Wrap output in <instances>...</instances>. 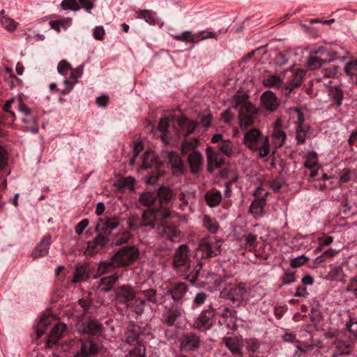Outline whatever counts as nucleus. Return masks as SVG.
<instances>
[{"mask_svg":"<svg viewBox=\"0 0 357 357\" xmlns=\"http://www.w3.org/2000/svg\"><path fill=\"white\" fill-rule=\"evenodd\" d=\"M189 253L190 250L187 245L183 244L180 245L174 252L173 266L178 272L189 273L184 278L194 284L199 275L202 264L199 262L195 267H192Z\"/></svg>","mask_w":357,"mask_h":357,"instance_id":"1","label":"nucleus"},{"mask_svg":"<svg viewBox=\"0 0 357 357\" xmlns=\"http://www.w3.org/2000/svg\"><path fill=\"white\" fill-rule=\"evenodd\" d=\"M139 255V249L135 245H126L120 248L112 256L111 261L99 265L97 274L101 275L113 268L127 266L136 261Z\"/></svg>","mask_w":357,"mask_h":357,"instance_id":"2","label":"nucleus"},{"mask_svg":"<svg viewBox=\"0 0 357 357\" xmlns=\"http://www.w3.org/2000/svg\"><path fill=\"white\" fill-rule=\"evenodd\" d=\"M233 107L238 112V119L241 129L252 126L257 116V108L248 101L246 93H236L233 98Z\"/></svg>","mask_w":357,"mask_h":357,"instance_id":"3","label":"nucleus"},{"mask_svg":"<svg viewBox=\"0 0 357 357\" xmlns=\"http://www.w3.org/2000/svg\"><path fill=\"white\" fill-rule=\"evenodd\" d=\"M220 297L229 300L234 305L248 303L251 298L255 297L253 288L242 283L227 284L220 291Z\"/></svg>","mask_w":357,"mask_h":357,"instance_id":"4","label":"nucleus"},{"mask_svg":"<svg viewBox=\"0 0 357 357\" xmlns=\"http://www.w3.org/2000/svg\"><path fill=\"white\" fill-rule=\"evenodd\" d=\"M243 142L249 149L259 151V156L261 158L269 154L268 138L267 136H263L257 128H252L245 132Z\"/></svg>","mask_w":357,"mask_h":357,"instance_id":"5","label":"nucleus"},{"mask_svg":"<svg viewBox=\"0 0 357 357\" xmlns=\"http://www.w3.org/2000/svg\"><path fill=\"white\" fill-rule=\"evenodd\" d=\"M169 216L170 212L165 208H149L142 214V224L143 227L153 228L160 221L165 220Z\"/></svg>","mask_w":357,"mask_h":357,"instance_id":"6","label":"nucleus"},{"mask_svg":"<svg viewBox=\"0 0 357 357\" xmlns=\"http://www.w3.org/2000/svg\"><path fill=\"white\" fill-rule=\"evenodd\" d=\"M221 241L210 236L202 238L199 243V249L202 252V257L211 258L221 252Z\"/></svg>","mask_w":357,"mask_h":357,"instance_id":"7","label":"nucleus"},{"mask_svg":"<svg viewBox=\"0 0 357 357\" xmlns=\"http://www.w3.org/2000/svg\"><path fill=\"white\" fill-rule=\"evenodd\" d=\"M76 327L79 333L89 335H98L101 333L103 328L96 319L91 318L79 320Z\"/></svg>","mask_w":357,"mask_h":357,"instance_id":"8","label":"nucleus"},{"mask_svg":"<svg viewBox=\"0 0 357 357\" xmlns=\"http://www.w3.org/2000/svg\"><path fill=\"white\" fill-rule=\"evenodd\" d=\"M201 345L199 336L194 333H185L180 338V349L182 351L190 352L198 350Z\"/></svg>","mask_w":357,"mask_h":357,"instance_id":"9","label":"nucleus"},{"mask_svg":"<svg viewBox=\"0 0 357 357\" xmlns=\"http://www.w3.org/2000/svg\"><path fill=\"white\" fill-rule=\"evenodd\" d=\"M214 316L215 311L211 305L207 310L201 312L194 323V327L202 331L211 328L213 326V319Z\"/></svg>","mask_w":357,"mask_h":357,"instance_id":"10","label":"nucleus"},{"mask_svg":"<svg viewBox=\"0 0 357 357\" xmlns=\"http://www.w3.org/2000/svg\"><path fill=\"white\" fill-rule=\"evenodd\" d=\"M116 296L119 303L125 304L129 307L136 298L137 291L130 285H122L118 288Z\"/></svg>","mask_w":357,"mask_h":357,"instance_id":"11","label":"nucleus"},{"mask_svg":"<svg viewBox=\"0 0 357 357\" xmlns=\"http://www.w3.org/2000/svg\"><path fill=\"white\" fill-rule=\"evenodd\" d=\"M121 219L118 216L105 217L100 218L96 224L95 230L103 231L105 234L109 235L112 230L116 229L120 225Z\"/></svg>","mask_w":357,"mask_h":357,"instance_id":"12","label":"nucleus"},{"mask_svg":"<svg viewBox=\"0 0 357 357\" xmlns=\"http://www.w3.org/2000/svg\"><path fill=\"white\" fill-rule=\"evenodd\" d=\"M158 233L162 238L172 242L178 241L181 238V232L177 227L167 223L159 225Z\"/></svg>","mask_w":357,"mask_h":357,"instance_id":"13","label":"nucleus"},{"mask_svg":"<svg viewBox=\"0 0 357 357\" xmlns=\"http://www.w3.org/2000/svg\"><path fill=\"white\" fill-rule=\"evenodd\" d=\"M93 3L91 0H63L61 3L63 10H78L81 8L88 12L93 8Z\"/></svg>","mask_w":357,"mask_h":357,"instance_id":"14","label":"nucleus"},{"mask_svg":"<svg viewBox=\"0 0 357 357\" xmlns=\"http://www.w3.org/2000/svg\"><path fill=\"white\" fill-rule=\"evenodd\" d=\"M305 75V71L301 69L291 72V75L289 77L287 84L284 83V90L287 96L289 95L294 88L301 85Z\"/></svg>","mask_w":357,"mask_h":357,"instance_id":"15","label":"nucleus"},{"mask_svg":"<svg viewBox=\"0 0 357 357\" xmlns=\"http://www.w3.org/2000/svg\"><path fill=\"white\" fill-rule=\"evenodd\" d=\"M109 241L108 235L100 233L93 241L87 243V250L93 253L98 252L105 248Z\"/></svg>","mask_w":357,"mask_h":357,"instance_id":"16","label":"nucleus"},{"mask_svg":"<svg viewBox=\"0 0 357 357\" xmlns=\"http://www.w3.org/2000/svg\"><path fill=\"white\" fill-rule=\"evenodd\" d=\"M141 328L135 324H129L125 332V341L130 344H138L142 336Z\"/></svg>","mask_w":357,"mask_h":357,"instance_id":"17","label":"nucleus"},{"mask_svg":"<svg viewBox=\"0 0 357 357\" xmlns=\"http://www.w3.org/2000/svg\"><path fill=\"white\" fill-rule=\"evenodd\" d=\"M84 68L82 66H79L75 69L70 70V79H66L63 80L65 89L62 90L61 93L65 95L68 93L73 88L74 85L77 82V79L81 77L83 73Z\"/></svg>","mask_w":357,"mask_h":357,"instance_id":"18","label":"nucleus"},{"mask_svg":"<svg viewBox=\"0 0 357 357\" xmlns=\"http://www.w3.org/2000/svg\"><path fill=\"white\" fill-rule=\"evenodd\" d=\"M262 106L267 110L274 111L279 106V100L273 92L266 91L261 96Z\"/></svg>","mask_w":357,"mask_h":357,"instance_id":"19","label":"nucleus"},{"mask_svg":"<svg viewBox=\"0 0 357 357\" xmlns=\"http://www.w3.org/2000/svg\"><path fill=\"white\" fill-rule=\"evenodd\" d=\"M98 350V344L93 341H85L82 343L80 351L74 357H92Z\"/></svg>","mask_w":357,"mask_h":357,"instance_id":"20","label":"nucleus"},{"mask_svg":"<svg viewBox=\"0 0 357 357\" xmlns=\"http://www.w3.org/2000/svg\"><path fill=\"white\" fill-rule=\"evenodd\" d=\"M225 344L231 354L236 357H243L241 349L242 340L236 337H227L224 339Z\"/></svg>","mask_w":357,"mask_h":357,"instance_id":"21","label":"nucleus"},{"mask_svg":"<svg viewBox=\"0 0 357 357\" xmlns=\"http://www.w3.org/2000/svg\"><path fill=\"white\" fill-rule=\"evenodd\" d=\"M169 163L171 165L174 175H180L183 173L184 167L179 154L176 151L169 152L167 154Z\"/></svg>","mask_w":357,"mask_h":357,"instance_id":"22","label":"nucleus"},{"mask_svg":"<svg viewBox=\"0 0 357 357\" xmlns=\"http://www.w3.org/2000/svg\"><path fill=\"white\" fill-rule=\"evenodd\" d=\"M181 314V309L176 305H172L162 314V321L165 324L171 326Z\"/></svg>","mask_w":357,"mask_h":357,"instance_id":"23","label":"nucleus"},{"mask_svg":"<svg viewBox=\"0 0 357 357\" xmlns=\"http://www.w3.org/2000/svg\"><path fill=\"white\" fill-rule=\"evenodd\" d=\"M188 290L187 285L184 282L173 284L168 289L167 294L172 296L175 301H179L185 295Z\"/></svg>","mask_w":357,"mask_h":357,"instance_id":"24","label":"nucleus"},{"mask_svg":"<svg viewBox=\"0 0 357 357\" xmlns=\"http://www.w3.org/2000/svg\"><path fill=\"white\" fill-rule=\"evenodd\" d=\"M220 315L222 318L225 319L224 324H226L228 328L231 330H236L237 328L236 324L237 317L236 310L229 307H225Z\"/></svg>","mask_w":357,"mask_h":357,"instance_id":"25","label":"nucleus"},{"mask_svg":"<svg viewBox=\"0 0 357 357\" xmlns=\"http://www.w3.org/2000/svg\"><path fill=\"white\" fill-rule=\"evenodd\" d=\"M66 328V324L62 323H59L52 328L47 340V345L49 347H52L53 345L56 344Z\"/></svg>","mask_w":357,"mask_h":357,"instance_id":"26","label":"nucleus"},{"mask_svg":"<svg viewBox=\"0 0 357 357\" xmlns=\"http://www.w3.org/2000/svg\"><path fill=\"white\" fill-rule=\"evenodd\" d=\"M206 157L208 162V169L209 172L213 171V167L211 166L214 165L216 167H220L224 164V159L211 147L206 149Z\"/></svg>","mask_w":357,"mask_h":357,"instance_id":"27","label":"nucleus"},{"mask_svg":"<svg viewBox=\"0 0 357 357\" xmlns=\"http://www.w3.org/2000/svg\"><path fill=\"white\" fill-rule=\"evenodd\" d=\"M51 236H45L41 241L37 245L33 252V255L35 258L44 257L47 255L49 247L50 245Z\"/></svg>","mask_w":357,"mask_h":357,"instance_id":"28","label":"nucleus"},{"mask_svg":"<svg viewBox=\"0 0 357 357\" xmlns=\"http://www.w3.org/2000/svg\"><path fill=\"white\" fill-rule=\"evenodd\" d=\"M333 345L335 349L331 357H338L342 355H349L351 354L350 349L351 345L350 344L345 343L340 340H336L333 343Z\"/></svg>","mask_w":357,"mask_h":357,"instance_id":"29","label":"nucleus"},{"mask_svg":"<svg viewBox=\"0 0 357 357\" xmlns=\"http://www.w3.org/2000/svg\"><path fill=\"white\" fill-rule=\"evenodd\" d=\"M118 279L119 275L116 273L103 277L98 282V288L103 291H109L112 289Z\"/></svg>","mask_w":357,"mask_h":357,"instance_id":"30","label":"nucleus"},{"mask_svg":"<svg viewBox=\"0 0 357 357\" xmlns=\"http://www.w3.org/2000/svg\"><path fill=\"white\" fill-rule=\"evenodd\" d=\"M140 293L145 298L144 300L146 301V303L149 302L155 305L160 303V300L162 298V296L158 294L157 290L154 288L141 290Z\"/></svg>","mask_w":357,"mask_h":357,"instance_id":"31","label":"nucleus"},{"mask_svg":"<svg viewBox=\"0 0 357 357\" xmlns=\"http://www.w3.org/2000/svg\"><path fill=\"white\" fill-rule=\"evenodd\" d=\"M266 199H255L250 206V212L255 217L258 218L263 215L264 208L266 205Z\"/></svg>","mask_w":357,"mask_h":357,"instance_id":"32","label":"nucleus"},{"mask_svg":"<svg viewBox=\"0 0 357 357\" xmlns=\"http://www.w3.org/2000/svg\"><path fill=\"white\" fill-rule=\"evenodd\" d=\"M202 157V155L193 151L188 156V161L192 172L197 173L201 169Z\"/></svg>","mask_w":357,"mask_h":357,"instance_id":"33","label":"nucleus"},{"mask_svg":"<svg viewBox=\"0 0 357 357\" xmlns=\"http://www.w3.org/2000/svg\"><path fill=\"white\" fill-rule=\"evenodd\" d=\"M202 226L211 234H215L220 228L218 222L215 218L204 215L202 218Z\"/></svg>","mask_w":357,"mask_h":357,"instance_id":"34","label":"nucleus"},{"mask_svg":"<svg viewBox=\"0 0 357 357\" xmlns=\"http://www.w3.org/2000/svg\"><path fill=\"white\" fill-rule=\"evenodd\" d=\"M142 166L144 169L158 167L159 162L158 158L153 151H146L143 157Z\"/></svg>","mask_w":357,"mask_h":357,"instance_id":"35","label":"nucleus"},{"mask_svg":"<svg viewBox=\"0 0 357 357\" xmlns=\"http://www.w3.org/2000/svg\"><path fill=\"white\" fill-rule=\"evenodd\" d=\"M157 198H159L161 205L167 204L173 197L172 190L166 186H160L157 191Z\"/></svg>","mask_w":357,"mask_h":357,"instance_id":"36","label":"nucleus"},{"mask_svg":"<svg viewBox=\"0 0 357 357\" xmlns=\"http://www.w3.org/2000/svg\"><path fill=\"white\" fill-rule=\"evenodd\" d=\"M222 195L220 191H208L205 194V199L207 204L213 208L218 206L222 200Z\"/></svg>","mask_w":357,"mask_h":357,"instance_id":"37","label":"nucleus"},{"mask_svg":"<svg viewBox=\"0 0 357 357\" xmlns=\"http://www.w3.org/2000/svg\"><path fill=\"white\" fill-rule=\"evenodd\" d=\"M263 84L268 87L284 89V83L277 75H268L264 78Z\"/></svg>","mask_w":357,"mask_h":357,"instance_id":"38","label":"nucleus"},{"mask_svg":"<svg viewBox=\"0 0 357 357\" xmlns=\"http://www.w3.org/2000/svg\"><path fill=\"white\" fill-rule=\"evenodd\" d=\"M178 123L185 135H188L194 132L197 128L198 123L195 121H189L185 118H181L178 119Z\"/></svg>","mask_w":357,"mask_h":357,"instance_id":"39","label":"nucleus"},{"mask_svg":"<svg viewBox=\"0 0 357 357\" xmlns=\"http://www.w3.org/2000/svg\"><path fill=\"white\" fill-rule=\"evenodd\" d=\"M4 10L0 11L1 24L7 31L12 32L15 30L18 23L15 22L12 18L4 15Z\"/></svg>","mask_w":357,"mask_h":357,"instance_id":"40","label":"nucleus"},{"mask_svg":"<svg viewBox=\"0 0 357 357\" xmlns=\"http://www.w3.org/2000/svg\"><path fill=\"white\" fill-rule=\"evenodd\" d=\"M309 126L307 125H298L296 128V139L298 143L303 144L309 137Z\"/></svg>","mask_w":357,"mask_h":357,"instance_id":"41","label":"nucleus"},{"mask_svg":"<svg viewBox=\"0 0 357 357\" xmlns=\"http://www.w3.org/2000/svg\"><path fill=\"white\" fill-rule=\"evenodd\" d=\"M173 38L178 41L195 43L197 42V33H193L190 31H185L181 34L172 35Z\"/></svg>","mask_w":357,"mask_h":357,"instance_id":"42","label":"nucleus"},{"mask_svg":"<svg viewBox=\"0 0 357 357\" xmlns=\"http://www.w3.org/2000/svg\"><path fill=\"white\" fill-rule=\"evenodd\" d=\"M38 118L36 116H31L26 118H22V121L27 130L33 133H36L38 131V125L37 123Z\"/></svg>","mask_w":357,"mask_h":357,"instance_id":"43","label":"nucleus"},{"mask_svg":"<svg viewBox=\"0 0 357 357\" xmlns=\"http://www.w3.org/2000/svg\"><path fill=\"white\" fill-rule=\"evenodd\" d=\"M86 266L80 265L77 266L75 268V272L74 274V277L73 279V282L77 283L80 281L85 280L88 278V273L86 271Z\"/></svg>","mask_w":357,"mask_h":357,"instance_id":"44","label":"nucleus"},{"mask_svg":"<svg viewBox=\"0 0 357 357\" xmlns=\"http://www.w3.org/2000/svg\"><path fill=\"white\" fill-rule=\"evenodd\" d=\"M273 143L276 147H281L286 139V134L283 130L275 127L273 131Z\"/></svg>","mask_w":357,"mask_h":357,"instance_id":"45","label":"nucleus"},{"mask_svg":"<svg viewBox=\"0 0 357 357\" xmlns=\"http://www.w3.org/2000/svg\"><path fill=\"white\" fill-rule=\"evenodd\" d=\"M157 199V195L153 192H146L142 193L139 197L140 203L146 206H151Z\"/></svg>","mask_w":357,"mask_h":357,"instance_id":"46","label":"nucleus"},{"mask_svg":"<svg viewBox=\"0 0 357 357\" xmlns=\"http://www.w3.org/2000/svg\"><path fill=\"white\" fill-rule=\"evenodd\" d=\"M218 148L222 153L228 158L234 153L233 144L230 140L221 141V143L218 145Z\"/></svg>","mask_w":357,"mask_h":357,"instance_id":"47","label":"nucleus"},{"mask_svg":"<svg viewBox=\"0 0 357 357\" xmlns=\"http://www.w3.org/2000/svg\"><path fill=\"white\" fill-rule=\"evenodd\" d=\"M132 234L128 231H123L116 234L114 239L113 244L115 246H120L123 244L128 243L131 238Z\"/></svg>","mask_w":357,"mask_h":357,"instance_id":"48","label":"nucleus"},{"mask_svg":"<svg viewBox=\"0 0 357 357\" xmlns=\"http://www.w3.org/2000/svg\"><path fill=\"white\" fill-rule=\"evenodd\" d=\"M344 277V272L342 266L332 267L328 274V278L331 280H342Z\"/></svg>","mask_w":357,"mask_h":357,"instance_id":"49","label":"nucleus"},{"mask_svg":"<svg viewBox=\"0 0 357 357\" xmlns=\"http://www.w3.org/2000/svg\"><path fill=\"white\" fill-rule=\"evenodd\" d=\"M137 17L144 19L150 24L155 23V13L149 10H142L136 12Z\"/></svg>","mask_w":357,"mask_h":357,"instance_id":"50","label":"nucleus"},{"mask_svg":"<svg viewBox=\"0 0 357 357\" xmlns=\"http://www.w3.org/2000/svg\"><path fill=\"white\" fill-rule=\"evenodd\" d=\"M330 94L331 95L336 107H340L342 105L343 98V92L340 87H332L330 89Z\"/></svg>","mask_w":357,"mask_h":357,"instance_id":"51","label":"nucleus"},{"mask_svg":"<svg viewBox=\"0 0 357 357\" xmlns=\"http://www.w3.org/2000/svg\"><path fill=\"white\" fill-rule=\"evenodd\" d=\"M50 324L49 322V317H43L40 319L39 323L38 324L36 332L37 338L39 339L43 336V335L45 333L47 326Z\"/></svg>","mask_w":357,"mask_h":357,"instance_id":"52","label":"nucleus"},{"mask_svg":"<svg viewBox=\"0 0 357 357\" xmlns=\"http://www.w3.org/2000/svg\"><path fill=\"white\" fill-rule=\"evenodd\" d=\"M145 305V300L141 298H135L133 301V303H131V306H130L129 307H132L134 309L135 312L137 315H140L144 312Z\"/></svg>","mask_w":357,"mask_h":357,"instance_id":"53","label":"nucleus"},{"mask_svg":"<svg viewBox=\"0 0 357 357\" xmlns=\"http://www.w3.org/2000/svg\"><path fill=\"white\" fill-rule=\"evenodd\" d=\"M141 218L138 215H132L128 220V227L130 230L135 231L139 227H143Z\"/></svg>","mask_w":357,"mask_h":357,"instance_id":"54","label":"nucleus"},{"mask_svg":"<svg viewBox=\"0 0 357 357\" xmlns=\"http://www.w3.org/2000/svg\"><path fill=\"white\" fill-rule=\"evenodd\" d=\"M71 70V65L66 60H61L58 64L57 71L63 76H66Z\"/></svg>","mask_w":357,"mask_h":357,"instance_id":"55","label":"nucleus"},{"mask_svg":"<svg viewBox=\"0 0 357 357\" xmlns=\"http://www.w3.org/2000/svg\"><path fill=\"white\" fill-rule=\"evenodd\" d=\"M197 145V141L196 139L185 140L181 145V151L183 154H186L190 151H193Z\"/></svg>","mask_w":357,"mask_h":357,"instance_id":"56","label":"nucleus"},{"mask_svg":"<svg viewBox=\"0 0 357 357\" xmlns=\"http://www.w3.org/2000/svg\"><path fill=\"white\" fill-rule=\"evenodd\" d=\"M292 118L295 119V123L296 126L298 125H305V118L303 116V112L301 111L300 109L296 108L292 111L291 113Z\"/></svg>","mask_w":357,"mask_h":357,"instance_id":"57","label":"nucleus"},{"mask_svg":"<svg viewBox=\"0 0 357 357\" xmlns=\"http://www.w3.org/2000/svg\"><path fill=\"white\" fill-rule=\"evenodd\" d=\"M128 357H145V347L140 344H138L130 351Z\"/></svg>","mask_w":357,"mask_h":357,"instance_id":"58","label":"nucleus"},{"mask_svg":"<svg viewBox=\"0 0 357 357\" xmlns=\"http://www.w3.org/2000/svg\"><path fill=\"white\" fill-rule=\"evenodd\" d=\"M308 260V257H305L304 255H302L291 259L290 265L293 268H298L304 265Z\"/></svg>","mask_w":357,"mask_h":357,"instance_id":"59","label":"nucleus"},{"mask_svg":"<svg viewBox=\"0 0 357 357\" xmlns=\"http://www.w3.org/2000/svg\"><path fill=\"white\" fill-rule=\"evenodd\" d=\"M208 38L217 39V33L209 31H202L197 33V41L198 40H206Z\"/></svg>","mask_w":357,"mask_h":357,"instance_id":"60","label":"nucleus"},{"mask_svg":"<svg viewBox=\"0 0 357 357\" xmlns=\"http://www.w3.org/2000/svg\"><path fill=\"white\" fill-rule=\"evenodd\" d=\"M323 63V60L314 56H310L307 60V66L312 69L319 68Z\"/></svg>","mask_w":357,"mask_h":357,"instance_id":"61","label":"nucleus"},{"mask_svg":"<svg viewBox=\"0 0 357 357\" xmlns=\"http://www.w3.org/2000/svg\"><path fill=\"white\" fill-rule=\"evenodd\" d=\"M190 194L188 192H182L178 194V198L181 202L180 208L183 211L188 206V199L190 198Z\"/></svg>","mask_w":357,"mask_h":357,"instance_id":"62","label":"nucleus"},{"mask_svg":"<svg viewBox=\"0 0 357 357\" xmlns=\"http://www.w3.org/2000/svg\"><path fill=\"white\" fill-rule=\"evenodd\" d=\"M208 296L204 292H199L196 294L194 300L193 304L196 306H200L204 303L207 298Z\"/></svg>","mask_w":357,"mask_h":357,"instance_id":"63","label":"nucleus"},{"mask_svg":"<svg viewBox=\"0 0 357 357\" xmlns=\"http://www.w3.org/2000/svg\"><path fill=\"white\" fill-rule=\"evenodd\" d=\"M134 183L135 179L133 178V177L128 176L127 178H124L123 179L119 181V187L132 189Z\"/></svg>","mask_w":357,"mask_h":357,"instance_id":"64","label":"nucleus"}]
</instances>
